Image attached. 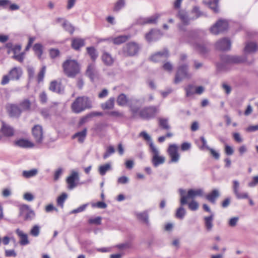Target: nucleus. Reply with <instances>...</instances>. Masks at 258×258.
I'll return each instance as SVG.
<instances>
[{"instance_id": "1", "label": "nucleus", "mask_w": 258, "mask_h": 258, "mask_svg": "<svg viewBox=\"0 0 258 258\" xmlns=\"http://www.w3.org/2000/svg\"><path fill=\"white\" fill-rule=\"evenodd\" d=\"M177 17L180 19L182 24H179L178 27L180 31L182 32L180 38V42L191 44L192 41L196 38L197 33L195 30L187 31L185 26L190 24L192 17H189L188 13L184 10H179L177 14Z\"/></svg>"}, {"instance_id": "2", "label": "nucleus", "mask_w": 258, "mask_h": 258, "mask_svg": "<svg viewBox=\"0 0 258 258\" xmlns=\"http://www.w3.org/2000/svg\"><path fill=\"white\" fill-rule=\"evenodd\" d=\"M62 67L64 73L69 78H74L80 73L81 66L77 60L67 59Z\"/></svg>"}, {"instance_id": "3", "label": "nucleus", "mask_w": 258, "mask_h": 258, "mask_svg": "<svg viewBox=\"0 0 258 258\" xmlns=\"http://www.w3.org/2000/svg\"><path fill=\"white\" fill-rule=\"evenodd\" d=\"M91 107V101L89 97L85 96L77 97L71 104L72 110L75 113H80Z\"/></svg>"}, {"instance_id": "4", "label": "nucleus", "mask_w": 258, "mask_h": 258, "mask_svg": "<svg viewBox=\"0 0 258 258\" xmlns=\"http://www.w3.org/2000/svg\"><path fill=\"white\" fill-rule=\"evenodd\" d=\"M178 191L180 195V204L181 206L187 205L188 199H193L197 196L203 197L204 194L203 189L202 188H190L187 192L185 189L179 188Z\"/></svg>"}, {"instance_id": "5", "label": "nucleus", "mask_w": 258, "mask_h": 258, "mask_svg": "<svg viewBox=\"0 0 258 258\" xmlns=\"http://www.w3.org/2000/svg\"><path fill=\"white\" fill-rule=\"evenodd\" d=\"M149 147L152 155L151 162L153 165L155 167H157L160 165L163 164L165 161V158L159 155V151L155 146L154 143H150L149 144Z\"/></svg>"}, {"instance_id": "6", "label": "nucleus", "mask_w": 258, "mask_h": 258, "mask_svg": "<svg viewBox=\"0 0 258 258\" xmlns=\"http://www.w3.org/2000/svg\"><path fill=\"white\" fill-rule=\"evenodd\" d=\"M18 217L23 219L25 221H30L35 217V213L33 210L26 204L20 205Z\"/></svg>"}, {"instance_id": "7", "label": "nucleus", "mask_w": 258, "mask_h": 258, "mask_svg": "<svg viewBox=\"0 0 258 258\" xmlns=\"http://www.w3.org/2000/svg\"><path fill=\"white\" fill-rule=\"evenodd\" d=\"M158 112L159 108L155 106L145 107L139 111L140 116L145 120H150L155 118Z\"/></svg>"}, {"instance_id": "8", "label": "nucleus", "mask_w": 258, "mask_h": 258, "mask_svg": "<svg viewBox=\"0 0 258 258\" xmlns=\"http://www.w3.org/2000/svg\"><path fill=\"white\" fill-rule=\"evenodd\" d=\"M141 49V46L135 42L127 43L122 49L124 56H134L137 54Z\"/></svg>"}, {"instance_id": "9", "label": "nucleus", "mask_w": 258, "mask_h": 258, "mask_svg": "<svg viewBox=\"0 0 258 258\" xmlns=\"http://www.w3.org/2000/svg\"><path fill=\"white\" fill-rule=\"evenodd\" d=\"M220 59L224 64H238L246 61V58L243 56L223 54L220 56Z\"/></svg>"}, {"instance_id": "10", "label": "nucleus", "mask_w": 258, "mask_h": 258, "mask_svg": "<svg viewBox=\"0 0 258 258\" xmlns=\"http://www.w3.org/2000/svg\"><path fill=\"white\" fill-rule=\"evenodd\" d=\"M144 98H137L132 97L129 99V107L132 113V118H135L140 110L141 106L144 103Z\"/></svg>"}, {"instance_id": "11", "label": "nucleus", "mask_w": 258, "mask_h": 258, "mask_svg": "<svg viewBox=\"0 0 258 258\" xmlns=\"http://www.w3.org/2000/svg\"><path fill=\"white\" fill-rule=\"evenodd\" d=\"M228 28V22L225 20H219L210 28V31L213 34L217 35L225 32Z\"/></svg>"}, {"instance_id": "12", "label": "nucleus", "mask_w": 258, "mask_h": 258, "mask_svg": "<svg viewBox=\"0 0 258 258\" xmlns=\"http://www.w3.org/2000/svg\"><path fill=\"white\" fill-rule=\"evenodd\" d=\"M187 64H182L177 69L174 81H181L182 79L190 78L191 74L188 72Z\"/></svg>"}, {"instance_id": "13", "label": "nucleus", "mask_w": 258, "mask_h": 258, "mask_svg": "<svg viewBox=\"0 0 258 258\" xmlns=\"http://www.w3.org/2000/svg\"><path fill=\"white\" fill-rule=\"evenodd\" d=\"M32 134L37 144H41L42 143L44 136L43 127L41 125H35L32 128Z\"/></svg>"}, {"instance_id": "14", "label": "nucleus", "mask_w": 258, "mask_h": 258, "mask_svg": "<svg viewBox=\"0 0 258 258\" xmlns=\"http://www.w3.org/2000/svg\"><path fill=\"white\" fill-rule=\"evenodd\" d=\"M85 74L91 81L100 78L99 72L94 63H91L88 65Z\"/></svg>"}, {"instance_id": "15", "label": "nucleus", "mask_w": 258, "mask_h": 258, "mask_svg": "<svg viewBox=\"0 0 258 258\" xmlns=\"http://www.w3.org/2000/svg\"><path fill=\"white\" fill-rule=\"evenodd\" d=\"M80 178L79 173L77 171L73 170L71 174L66 179V182L68 184V188L69 189H73L77 186L78 182Z\"/></svg>"}, {"instance_id": "16", "label": "nucleus", "mask_w": 258, "mask_h": 258, "mask_svg": "<svg viewBox=\"0 0 258 258\" xmlns=\"http://www.w3.org/2000/svg\"><path fill=\"white\" fill-rule=\"evenodd\" d=\"M178 147L176 144H171L169 146L167 152L170 157L169 163H177L180 158L178 153Z\"/></svg>"}, {"instance_id": "17", "label": "nucleus", "mask_w": 258, "mask_h": 258, "mask_svg": "<svg viewBox=\"0 0 258 258\" xmlns=\"http://www.w3.org/2000/svg\"><path fill=\"white\" fill-rule=\"evenodd\" d=\"M231 42L230 39L226 37L220 39L215 43L216 49L221 51L229 50L231 48Z\"/></svg>"}, {"instance_id": "18", "label": "nucleus", "mask_w": 258, "mask_h": 258, "mask_svg": "<svg viewBox=\"0 0 258 258\" xmlns=\"http://www.w3.org/2000/svg\"><path fill=\"white\" fill-rule=\"evenodd\" d=\"M169 56V52L167 48H164L151 56L150 59L151 61L157 62L162 61Z\"/></svg>"}, {"instance_id": "19", "label": "nucleus", "mask_w": 258, "mask_h": 258, "mask_svg": "<svg viewBox=\"0 0 258 258\" xmlns=\"http://www.w3.org/2000/svg\"><path fill=\"white\" fill-rule=\"evenodd\" d=\"M22 72L21 69L14 68L10 72L8 75H5L2 81L18 80L20 79Z\"/></svg>"}, {"instance_id": "20", "label": "nucleus", "mask_w": 258, "mask_h": 258, "mask_svg": "<svg viewBox=\"0 0 258 258\" xmlns=\"http://www.w3.org/2000/svg\"><path fill=\"white\" fill-rule=\"evenodd\" d=\"M162 36V33L159 30L151 29L145 35V39L149 43L156 41Z\"/></svg>"}, {"instance_id": "21", "label": "nucleus", "mask_w": 258, "mask_h": 258, "mask_svg": "<svg viewBox=\"0 0 258 258\" xmlns=\"http://www.w3.org/2000/svg\"><path fill=\"white\" fill-rule=\"evenodd\" d=\"M8 112L11 117L18 118L21 114L22 110L16 104H10L7 106Z\"/></svg>"}, {"instance_id": "22", "label": "nucleus", "mask_w": 258, "mask_h": 258, "mask_svg": "<svg viewBox=\"0 0 258 258\" xmlns=\"http://www.w3.org/2000/svg\"><path fill=\"white\" fill-rule=\"evenodd\" d=\"M13 144L15 146L22 148H31L34 146V144L32 142L23 138L15 141Z\"/></svg>"}, {"instance_id": "23", "label": "nucleus", "mask_w": 258, "mask_h": 258, "mask_svg": "<svg viewBox=\"0 0 258 258\" xmlns=\"http://www.w3.org/2000/svg\"><path fill=\"white\" fill-rule=\"evenodd\" d=\"M220 196L218 189H212L209 193L205 195V197L207 200L213 204L216 203V200Z\"/></svg>"}, {"instance_id": "24", "label": "nucleus", "mask_w": 258, "mask_h": 258, "mask_svg": "<svg viewBox=\"0 0 258 258\" xmlns=\"http://www.w3.org/2000/svg\"><path fill=\"white\" fill-rule=\"evenodd\" d=\"M15 233L20 238L19 243L21 245H26L29 244L30 242L28 240V235L26 233L19 228L16 229Z\"/></svg>"}, {"instance_id": "25", "label": "nucleus", "mask_w": 258, "mask_h": 258, "mask_svg": "<svg viewBox=\"0 0 258 258\" xmlns=\"http://www.w3.org/2000/svg\"><path fill=\"white\" fill-rule=\"evenodd\" d=\"M64 86L61 84V82H51L49 89L59 94L64 93Z\"/></svg>"}, {"instance_id": "26", "label": "nucleus", "mask_w": 258, "mask_h": 258, "mask_svg": "<svg viewBox=\"0 0 258 258\" xmlns=\"http://www.w3.org/2000/svg\"><path fill=\"white\" fill-rule=\"evenodd\" d=\"M194 46L202 55L206 54L210 50L209 43H196Z\"/></svg>"}, {"instance_id": "27", "label": "nucleus", "mask_w": 258, "mask_h": 258, "mask_svg": "<svg viewBox=\"0 0 258 258\" xmlns=\"http://www.w3.org/2000/svg\"><path fill=\"white\" fill-rule=\"evenodd\" d=\"M1 131L6 137H12L14 135V128L4 122L2 123Z\"/></svg>"}, {"instance_id": "28", "label": "nucleus", "mask_w": 258, "mask_h": 258, "mask_svg": "<svg viewBox=\"0 0 258 258\" xmlns=\"http://www.w3.org/2000/svg\"><path fill=\"white\" fill-rule=\"evenodd\" d=\"M5 47L7 48V53L10 54L11 52H13L14 55L16 54L17 53L19 52L21 50V46L20 44H16L15 45H13L12 42L7 43Z\"/></svg>"}, {"instance_id": "29", "label": "nucleus", "mask_w": 258, "mask_h": 258, "mask_svg": "<svg viewBox=\"0 0 258 258\" xmlns=\"http://www.w3.org/2000/svg\"><path fill=\"white\" fill-rule=\"evenodd\" d=\"M257 49V45L253 42H247L245 44L244 52L245 54L253 53L256 52Z\"/></svg>"}, {"instance_id": "30", "label": "nucleus", "mask_w": 258, "mask_h": 258, "mask_svg": "<svg viewBox=\"0 0 258 258\" xmlns=\"http://www.w3.org/2000/svg\"><path fill=\"white\" fill-rule=\"evenodd\" d=\"M136 217L139 220L146 224L147 226L150 225L149 216L147 211L136 213Z\"/></svg>"}, {"instance_id": "31", "label": "nucleus", "mask_w": 258, "mask_h": 258, "mask_svg": "<svg viewBox=\"0 0 258 258\" xmlns=\"http://www.w3.org/2000/svg\"><path fill=\"white\" fill-rule=\"evenodd\" d=\"M85 45V41L82 38H75L72 40V47L76 50H79L80 48Z\"/></svg>"}, {"instance_id": "32", "label": "nucleus", "mask_w": 258, "mask_h": 258, "mask_svg": "<svg viewBox=\"0 0 258 258\" xmlns=\"http://www.w3.org/2000/svg\"><path fill=\"white\" fill-rule=\"evenodd\" d=\"M158 125L161 129L168 131L171 127L169 124V119L168 118L159 117L158 118Z\"/></svg>"}, {"instance_id": "33", "label": "nucleus", "mask_w": 258, "mask_h": 258, "mask_svg": "<svg viewBox=\"0 0 258 258\" xmlns=\"http://www.w3.org/2000/svg\"><path fill=\"white\" fill-rule=\"evenodd\" d=\"M87 130L84 128L82 131L76 133L72 136V139L78 138V142L83 143L87 136Z\"/></svg>"}, {"instance_id": "34", "label": "nucleus", "mask_w": 258, "mask_h": 258, "mask_svg": "<svg viewBox=\"0 0 258 258\" xmlns=\"http://www.w3.org/2000/svg\"><path fill=\"white\" fill-rule=\"evenodd\" d=\"M103 113L102 112L98 111H92L87 114L86 116L82 117L79 121V124L82 125L85 123L87 119L89 118L93 117L96 116H102Z\"/></svg>"}, {"instance_id": "35", "label": "nucleus", "mask_w": 258, "mask_h": 258, "mask_svg": "<svg viewBox=\"0 0 258 258\" xmlns=\"http://www.w3.org/2000/svg\"><path fill=\"white\" fill-rule=\"evenodd\" d=\"M191 14H194L195 16H192V19L194 21L198 19L201 17L205 16L204 12L200 10V7L197 6H194L190 11Z\"/></svg>"}, {"instance_id": "36", "label": "nucleus", "mask_w": 258, "mask_h": 258, "mask_svg": "<svg viewBox=\"0 0 258 258\" xmlns=\"http://www.w3.org/2000/svg\"><path fill=\"white\" fill-rule=\"evenodd\" d=\"M38 171L37 169L33 168L29 170H23L22 175L23 177L29 179L35 177L38 174Z\"/></svg>"}, {"instance_id": "37", "label": "nucleus", "mask_w": 258, "mask_h": 258, "mask_svg": "<svg viewBox=\"0 0 258 258\" xmlns=\"http://www.w3.org/2000/svg\"><path fill=\"white\" fill-rule=\"evenodd\" d=\"M214 219V214L212 213L209 216L205 217L204 220L205 222V225L207 230L209 231L211 230L213 227V221Z\"/></svg>"}, {"instance_id": "38", "label": "nucleus", "mask_w": 258, "mask_h": 258, "mask_svg": "<svg viewBox=\"0 0 258 258\" xmlns=\"http://www.w3.org/2000/svg\"><path fill=\"white\" fill-rule=\"evenodd\" d=\"M116 102L120 106H123L127 103L129 105V99H127V96L124 93H121L118 96Z\"/></svg>"}, {"instance_id": "39", "label": "nucleus", "mask_w": 258, "mask_h": 258, "mask_svg": "<svg viewBox=\"0 0 258 258\" xmlns=\"http://www.w3.org/2000/svg\"><path fill=\"white\" fill-rule=\"evenodd\" d=\"M115 99L114 97H110L105 103L101 104V107L104 109H111L114 108Z\"/></svg>"}, {"instance_id": "40", "label": "nucleus", "mask_w": 258, "mask_h": 258, "mask_svg": "<svg viewBox=\"0 0 258 258\" xmlns=\"http://www.w3.org/2000/svg\"><path fill=\"white\" fill-rule=\"evenodd\" d=\"M184 89L185 91V96L187 97L192 96L195 94L196 86L192 84L186 86Z\"/></svg>"}, {"instance_id": "41", "label": "nucleus", "mask_w": 258, "mask_h": 258, "mask_svg": "<svg viewBox=\"0 0 258 258\" xmlns=\"http://www.w3.org/2000/svg\"><path fill=\"white\" fill-rule=\"evenodd\" d=\"M129 38L128 35H119L113 38V42L114 44L119 45L126 42Z\"/></svg>"}, {"instance_id": "42", "label": "nucleus", "mask_w": 258, "mask_h": 258, "mask_svg": "<svg viewBox=\"0 0 258 258\" xmlns=\"http://www.w3.org/2000/svg\"><path fill=\"white\" fill-rule=\"evenodd\" d=\"M102 59L104 63L107 66H111L113 63V59L111 56L107 52H104L102 56Z\"/></svg>"}, {"instance_id": "43", "label": "nucleus", "mask_w": 258, "mask_h": 258, "mask_svg": "<svg viewBox=\"0 0 258 258\" xmlns=\"http://www.w3.org/2000/svg\"><path fill=\"white\" fill-rule=\"evenodd\" d=\"M62 27L70 34H73L75 31L74 27L67 20H64L62 24Z\"/></svg>"}, {"instance_id": "44", "label": "nucleus", "mask_w": 258, "mask_h": 258, "mask_svg": "<svg viewBox=\"0 0 258 258\" xmlns=\"http://www.w3.org/2000/svg\"><path fill=\"white\" fill-rule=\"evenodd\" d=\"M68 198V194L66 192H62L56 199V203L57 206H59L61 208H63V205L65 201Z\"/></svg>"}, {"instance_id": "45", "label": "nucleus", "mask_w": 258, "mask_h": 258, "mask_svg": "<svg viewBox=\"0 0 258 258\" xmlns=\"http://www.w3.org/2000/svg\"><path fill=\"white\" fill-rule=\"evenodd\" d=\"M35 54L40 59L43 53V46L40 43H35L33 47Z\"/></svg>"}, {"instance_id": "46", "label": "nucleus", "mask_w": 258, "mask_h": 258, "mask_svg": "<svg viewBox=\"0 0 258 258\" xmlns=\"http://www.w3.org/2000/svg\"><path fill=\"white\" fill-rule=\"evenodd\" d=\"M87 51L91 59L95 61L98 57V53L96 49L93 46L88 47Z\"/></svg>"}, {"instance_id": "47", "label": "nucleus", "mask_w": 258, "mask_h": 258, "mask_svg": "<svg viewBox=\"0 0 258 258\" xmlns=\"http://www.w3.org/2000/svg\"><path fill=\"white\" fill-rule=\"evenodd\" d=\"M183 206L180 205V206L177 209L175 213V217L180 220L183 219L186 214V211Z\"/></svg>"}, {"instance_id": "48", "label": "nucleus", "mask_w": 258, "mask_h": 258, "mask_svg": "<svg viewBox=\"0 0 258 258\" xmlns=\"http://www.w3.org/2000/svg\"><path fill=\"white\" fill-rule=\"evenodd\" d=\"M111 166L110 163L101 165L99 167V172L101 175H104L107 171L111 169Z\"/></svg>"}, {"instance_id": "49", "label": "nucleus", "mask_w": 258, "mask_h": 258, "mask_svg": "<svg viewBox=\"0 0 258 258\" xmlns=\"http://www.w3.org/2000/svg\"><path fill=\"white\" fill-rule=\"evenodd\" d=\"M125 0H118L114 4L113 11L118 12L125 6Z\"/></svg>"}, {"instance_id": "50", "label": "nucleus", "mask_w": 258, "mask_h": 258, "mask_svg": "<svg viewBox=\"0 0 258 258\" xmlns=\"http://www.w3.org/2000/svg\"><path fill=\"white\" fill-rule=\"evenodd\" d=\"M218 0H211L209 1L207 3V5L209 6V8L215 13L218 12Z\"/></svg>"}, {"instance_id": "51", "label": "nucleus", "mask_w": 258, "mask_h": 258, "mask_svg": "<svg viewBox=\"0 0 258 258\" xmlns=\"http://www.w3.org/2000/svg\"><path fill=\"white\" fill-rule=\"evenodd\" d=\"M115 152V149L112 145L108 146L106 149V151L103 154V158L106 159L108 158L111 154Z\"/></svg>"}, {"instance_id": "52", "label": "nucleus", "mask_w": 258, "mask_h": 258, "mask_svg": "<svg viewBox=\"0 0 258 258\" xmlns=\"http://www.w3.org/2000/svg\"><path fill=\"white\" fill-rule=\"evenodd\" d=\"M40 228L38 225H34L30 231L31 235L34 237H37L40 233Z\"/></svg>"}, {"instance_id": "53", "label": "nucleus", "mask_w": 258, "mask_h": 258, "mask_svg": "<svg viewBox=\"0 0 258 258\" xmlns=\"http://www.w3.org/2000/svg\"><path fill=\"white\" fill-rule=\"evenodd\" d=\"M232 191L234 195H236L239 191L240 188V183L239 182L236 180H234L232 181Z\"/></svg>"}, {"instance_id": "54", "label": "nucleus", "mask_w": 258, "mask_h": 258, "mask_svg": "<svg viewBox=\"0 0 258 258\" xmlns=\"http://www.w3.org/2000/svg\"><path fill=\"white\" fill-rule=\"evenodd\" d=\"M89 204H85L80 206L77 209H74L70 212V214H77L81 213L85 210L86 208L88 207Z\"/></svg>"}, {"instance_id": "55", "label": "nucleus", "mask_w": 258, "mask_h": 258, "mask_svg": "<svg viewBox=\"0 0 258 258\" xmlns=\"http://www.w3.org/2000/svg\"><path fill=\"white\" fill-rule=\"evenodd\" d=\"M109 116H114L116 117H123L124 114L122 112L116 110L108 111L106 113Z\"/></svg>"}, {"instance_id": "56", "label": "nucleus", "mask_w": 258, "mask_h": 258, "mask_svg": "<svg viewBox=\"0 0 258 258\" xmlns=\"http://www.w3.org/2000/svg\"><path fill=\"white\" fill-rule=\"evenodd\" d=\"M159 17V14H156L150 17H146L147 24H156L157 21Z\"/></svg>"}, {"instance_id": "57", "label": "nucleus", "mask_w": 258, "mask_h": 258, "mask_svg": "<svg viewBox=\"0 0 258 258\" xmlns=\"http://www.w3.org/2000/svg\"><path fill=\"white\" fill-rule=\"evenodd\" d=\"M88 223L90 224L100 225L101 223V217L97 216L95 218H91L88 220Z\"/></svg>"}, {"instance_id": "58", "label": "nucleus", "mask_w": 258, "mask_h": 258, "mask_svg": "<svg viewBox=\"0 0 258 258\" xmlns=\"http://www.w3.org/2000/svg\"><path fill=\"white\" fill-rule=\"evenodd\" d=\"M139 137L143 138L146 141L149 142L150 143L151 142L153 143L151 137L146 131L141 132L139 134Z\"/></svg>"}, {"instance_id": "59", "label": "nucleus", "mask_w": 258, "mask_h": 258, "mask_svg": "<svg viewBox=\"0 0 258 258\" xmlns=\"http://www.w3.org/2000/svg\"><path fill=\"white\" fill-rule=\"evenodd\" d=\"M20 106L24 110H28L30 108L31 103L28 99H25L20 103Z\"/></svg>"}, {"instance_id": "60", "label": "nucleus", "mask_w": 258, "mask_h": 258, "mask_svg": "<svg viewBox=\"0 0 258 258\" xmlns=\"http://www.w3.org/2000/svg\"><path fill=\"white\" fill-rule=\"evenodd\" d=\"M189 209L191 211H196L199 208L198 203L194 200L188 203Z\"/></svg>"}, {"instance_id": "61", "label": "nucleus", "mask_w": 258, "mask_h": 258, "mask_svg": "<svg viewBox=\"0 0 258 258\" xmlns=\"http://www.w3.org/2000/svg\"><path fill=\"white\" fill-rule=\"evenodd\" d=\"M46 72V67L43 66L37 75V81H43Z\"/></svg>"}, {"instance_id": "62", "label": "nucleus", "mask_w": 258, "mask_h": 258, "mask_svg": "<svg viewBox=\"0 0 258 258\" xmlns=\"http://www.w3.org/2000/svg\"><path fill=\"white\" fill-rule=\"evenodd\" d=\"M235 197L238 200L246 199L249 198L248 194L247 192H238L235 195Z\"/></svg>"}, {"instance_id": "63", "label": "nucleus", "mask_w": 258, "mask_h": 258, "mask_svg": "<svg viewBox=\"0 0 258 258\" xmlns=\"http://www.w3.org/2000/svg\"><path fill=\"white\" fill-rule=\"evenodd\" d=\"M92 207H97L100 209H105L107 207V204L103 201H99L92 204Z\"/></svg>"}, {"instance_id": "64", "label": "nucleus", "mask_w": 258, "mask_h": 258, "mask_svg": "<svg viewBox=\"0 0 258 258\" xmlns=\"http://www.w3.org/2000/svg\"><path fill=\"white\" fill-rule=\"evenodd\" d=\"M258 184V175L253 176L251 181L248 183V186L250 187L255 186Z\"/></svg>"}]
</instances>
